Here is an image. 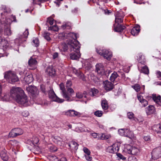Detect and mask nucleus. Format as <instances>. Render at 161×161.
I'll use <instances>...</instances> for the list:
<instances>
[{"label": "nucleus", "instance_id": "obj_1", "mask_svg": "<svg viewBox=\"0 0 161 161\" xmlns=\"http://www.w3.org/2000/svg\"><path fill=\"white\" fill-rule=\"evenodd\" d=\"M10 97L15 100L20 105L27 107L29 105L28 97L19 87H13L10 91Z\"/></svg>", "mask_w": 161, "mask_h": 161}, {"label": "nucleus", "instance_id": "obj_2", "mask_svg": "<svg viewBox=\"0 0 161 161\" xmlns=\"http://www.w3.org/2000/svg\"><path fill=\"white\" fill-rule=\"evenodd\" d=\"M70 51L71 53L70 54V58L72 60H77L80 57V45L77 41L74 40V42L70 43Z\"/></svg>", "mask_w": 161, "mask_h": 161}, {"label": "nucleus", "instance_id": "obj_3", "mask_svg": "<svg viewBox=\"0 0 161 161\" xmlns=\"http://www.w3.org/2000/svg\"><path fill=\"white\" fill-rule=\"evenodd\" d=\"M1 18L0 19H2L3 21V27L5 26L4 34L7 36L11 35L12 32L10 29V25L13 21H15V16H12L11 17L13 18V20L9 18H5L4 19V17L3 16V14L1 13Z\"/></svg>", "mask_w": 161, "mask_h": 161}, {"label": "nucleus", "instance_id": "obj_4", "mask_svg": "<svg viewBox=\"0 0 161 161\" xmlns=\"http://www.w3.org/2000/svg\"><path fill=\"white\" fill-rule=\"evenodd\" d=\"M26 90L28 93L32 97L36 100L40 101L41 100L40 98L38 96L39 91L37 88L34 86H29L26 87Z\"/></svg>", "mask_w": 161, "mask_h": 161}, {"label": "nucleus", "instance_id": "obj_5", "mask_svg": "<svg viewBox=\"0 0 161 161\" xmlns=\"http://www.w3.org/2000/svg\"><path fill=\"white\" fill-rule=\"evenodd\" d=\"M4 77L11 83H14L19 80V79L16 74L14 72L11 71L5 72Z\"/></svg>", "mask_w": 161, "mask_h": 161}, {"label": "nucleus", "instance_id": "obj_6", "mask_svg": "<svg viewBox=\"0 0 161 161\" xmlns=\"http://www.w3.org/2000/svg\"><path fill=\"white\" fill-rule=\"evenodd\" d=\"M61 36L62 37L61 38L63 39H69V41L68 42V43L70 46V43L73 42L74 40L76 41V39L77 38L76 34L72 32L68 33L63 32L59 35V37Z\"/></svg>", "mask_w": 161, "mask_h": 161}, {"label": "nucleus", "instance_id": "obj_7", "mask_svg": "<svg viewBox=\"0 0 161 161\" xmlns=\"http://www.w3.org/2000/svg\"><path fill=\"white\" fill-rule=\"evenodd\" d=\"M96 51L98 53L108 60H110L112 56L111 52L105 49L100 50H97Z\"/></svg>", "mask_w": 161, "mask_h": 161}, {"label": "nucleus", "instance_id": "obj_8", "mask_svg": "<svg viewBox=\"0 0 161 161\" xmlns=\"http://www.w3.org/2000/svg\"><path fill=\"white\" fill-rule=\"evenodd\" d=\"M23 133V130L19 128H15L12 129L9 133V136L11 137H15L22 135Z\"/></svg>", "mask_w": 161, "mask_h": 161}, {"label": "nucleus", "instance_id": "obj_9", "mask_svg": "<svg viewBox=\"0 0 161 161\" xmlns=\"http://www.w3.org/2000/svg\"><path fill=\"white\" fill-rule=\"evenodd\" d=\"M120 143L119 142H116L112 145L109 146L107 149V152L110 153H116L119 151Z\"/></svg>", "mask_w": 161, "mask_h": 161}, {"label": "nucleus", "instance_id": "obj_10", "mask_svg": "<svg viewBox=\"0 0 161 161\" xmlns=\"http://www.w3.org/2000/svg\"><path fill=\"white\" fill-rule=\"evenodd\" d=\"M59 87L60 89L62 91L61 94L63 98L67 101H71L72 100L70 98L69 95L67 92L65 90L64 84L61 83L59 85Z\"/></svg>", "mask_w": 161, "mask_h": 161}, {"label": "nucleus", "instance_id": "obj_11", "mask_svg": "<svg viewBox=\"0 0 161 161\" xmlns=\"http://www.w3.org/2000/svg\"><path fill=\"white\" fill-rule=\"evenodd\" d=\"M28 30L26 29L23 32V35H20L19 36V38H16L15 40V42L19 44L22 43L26 41V39L27 37L29 35Z\"/></svg>", "mask_w": 161, "mask_h": 161}, {"label": "nucleus", "instance_id": "obj_12", "mask_svg": "<svg viewBox=\"0 0 161 161\" xmlns=\"http://www.w3.org/2000/svg\"><path fill=\"white\" fill-rule=\"evenodd\" d=\"M49 97L53 101L57 102L59 103H61L64 101V100L60 98L57 96L53 91L50 90L49 92Z\"/></svg>", "mask_w": 161, "mask_h": 161}, {"label": "nucleus", "instance_id": "obj_13", "mask_svg": "<svg viewBox=\"0 0 161 161\" xmlns=\"http://www.w3.org/2000/svg\"><path fill=\"white\" fill-rule=\"evenodd\" d=\"M152 157L154 160L158 158L161 156V148L158 147L154 149L152 153Z\"/></svg>", "mask_w": 161, "mask_h": 161}, {"label": "nucleus", "instance_id": "obj_14", "mask_svg": "<svg viewBox=\"0 0 161 161\" xmlns=\"http://www.w3.org/2000/svg\"><path fill=\"white\" fill-rule=\"evenodd\" d=\"M103 85L104 89L107 91L111 90L114 87V85L111 82L105 80L103 83Z\"/></svg>", "mask_w": 161, "mask_h": 161}, {"label": "nucleus", "instance_id": "obj_15", "mask_svg": "<svg viewBox=\"0 0 161 161\" xmlns=\"http://www.w3.org/2000/svg\"><path fill=\"white\" fill-rule=\"evenodd\" d=\"M65 114L69 116H80L81 114L73 110H69L65 113Z\"/></svg>", "mask_w": 161, "mask_h": 161}, {"label": "nucleus", "instance_id": "obj_16", "mask_svg": "<svg viewBox=\"0 0 161 161\" xmlns=\"http://www.w3.org/2000/svg\"><path fill=\"white\" fill-rule=\"evenodd\" d=\"M20 79L27 84L30 83L33 80V76L31 74H26L24 78L20 77Z\"/></svg>", "mask_w": 161, "mask_h": 161}, {"label": "nucleus", "instance_id": "obj_17", "mask_svg": "<svg viewBox=\"0 0 161 161\" xmlns=\"http://www.w3.org/2000/svg\"><path fill=\"white\" fill-rule=\"evenodd\" d=\"M46 73L47 75L52 76H54L55 74V71L53 66H50L47 67Z\"/></svg>", "mask_w": 161, "mask_h": 161}, {"label": "nucleus", "instance_id": "obj_18", "mask_svg": "<svg viewBox=\"0 0 161 161\" xmlns=\"http://www.w3.org/2000/svg\"><path fill=\"white\" fill-rule=\"evenodd\" d=\"M96 70L98 74H102L105 72L106 69L102 64L99 63L96 65Z\"/></svg>", "mask_w": 161, "mask_h": 161}, {"label": "nucleus", "instance_id": "obj_19", "mask_svg": "<svg viewBox=\"0 0 161 161\" xmlns=\"http://www.w3.org/2000/svg\"><path fill=\"white\" fill-rule=\"evenodd\" d=\"M137 99L141 104L142 107H145L148 104V102L146 99H143V97L140 95H137Z\"/></svg>", "mask_w": 161, "mask_h": 161}, {"label": "nucleus", "instance_id": "obj_20", "mask_svg": "<svg viewBox=\"0 0 161 161\" xmlns=\"http://www.w3.org/2000/svg\"><path fill=\"white\" fill-rule=\"evenodd\" d=\"M2 88L1 83H0V100L4 101H8L10 100L8 96L6 94H2Z\"/></svg>", "mask_w": 161, "mask_h": 161}, {"label": "nucleus", "instance_id": "obj_21", "mask_svg": "<svg viewBox=\"0 0 161 161\" xmlns=\"http://www.w3.org/2000/svg\"><path fill=\"white\" fill-rule=\"evenodd\" d=\"M145 111L147 114L149 115L154 114L155 112V109L154 106L150 105L146 108Z\"/></svg>", "mask_w": 161, "mask_h": 161}, {"label": "nucleus", "instance_id": "obj_22", "mask_svg": "<svg viewBox=\"0 0 161 161\" xmlns=\"http://www.w3.org/2000/svg\"><path fill=\"white\" fill-rule=\"evenodd\" d=\"M37 62L35 58L33 57H31V58L29 60L28 64L30 66H34V69L36 68L35 66L37 64Z\"/></svg>", "mask_w": 161, "mask_h": 161}, {"label": "nucleus", "instance_id": "obj_23", "mask_svg": "<svg viewBox=\"0 0 161 161\" xmlns=\"http://www.w3.org/2000/svg\"><path fill=\"white\" fill-rule=\"evenodd\" d=\"M140 26L137 25L132 29L131 33L133 35L136 36L138 35L140 32Z\"/></svg>", "mask_w": 161, "mask_h": 161}, {"label": "nucleus", "instance_id": "obj_24", "mask_svg": "<svg viewBox=\"0 0 161 161\" xmlns=\"http://www.w3.org/2000/svg\"><path fill=\"white\" fill-rule=\"evenodd\" d=\"M153 100L157 104L161 105V97L160 96H156L155 94H153L152 95Z\"/></svg>", "mask_w": 161, "mask_h": 161}, {"label": "nucleus", "instance_id": "obj_25", "mask_svg": "<svg viewBox=\"0 0 161 161\" xmlns=\"http://www.w3.org/2000/svg\"><path fill=\"white\" fill-rule=\"evenodd\" d=\"M119 13L117 12L115 16V23L119 24V23H122L123 21V18L124 16L122 15L120 17Z\"/></svg>", "mask_w": 161, "mask_h": 161}, {"label": "nucleus", "instance_id": "obj_26", "mask_svg": "<svg viewBox=\"0 0 161 161\" xmlns=\"http://www.w3.org/2000/svg\"><path fill=\"white\" fill-rule=\"evenodd\" d=\"M114 30L115 31L120 32L123 31L125 28V27L124 26H122L119 24H117L116 26V25H114Z\"/></svg>", "mask_w": 161, "mask_h": 161}, {"label": "nucleus", "instance_id": "obj_27", "mask_svg": "<svg viewBox=\"0 0 161 161\" xmlns=\"http://www.w3.org/2000/svg\"><path fill=\"white\" fill-rule=\"evenodd\" d=\"M0 156L2 160L4 161H7L8 160V157L5 150L1 151L0 152Z\"/></svg>", "mask_w": 161, "mask_h": 161}, {"label": "nucleus", "instance_id": "obj_28", "mask_svg": "<svg viewBox=\"0 0 161 161\" xmlns=\"http://www.w3.org/2000/svg\"><path fill=\"white\" fill-rule=\"evenodd\" d=\"M139 152L140 151L138 148L135 147H132L131 151L129 152V153L134 155H137L139 154Z\"/></svg>", "mask_w": 161, "mask_h": 161}, {"label": "nucleus", "instance_id": "obj_29", "mask_svg": "<svg viewBox=\"0 0 161 161\" xmlns=\"http://www.w3.org/2000/svg\"><path fill=\"white\" fill-rule=\"evenodd\" d=\"M62 138L58 136H55L54 137V142L59 145L61 146L62 145Z\"/></svg>", "mask_w": 161, "mask_h": 161}, {"label": "nucleus", "instance_id": "obj_30", "mask_svg": "<svg viewBox=\"0 0 161 161\" xmlns=\"http://www.w3.org/2000/svg\"><path fill=\"white\" fill-rule=\"evenodd\" d=\"M69 146L72 149L76 150L78 148V144L75 141H72L69 143Z\"/></svg>", "mask_w": 161, "mask_h": 161}, {"label": "nucleus", "instance_id": "obj_31", "mask_svg": "<svg viewBox=\"0 0 161 161\" xmlns=\"http://www.w3.org/2000/svg\"><path fill=\"white\" fill-rule=\"evenodd\" d=\"M101 105L103 109L106 110L108 109V106L107 101L106 100H103L101 102Z\"/></svg>", "mask_w": 161, "mask_h": 161}, {"label": "nucleus", "instance_id": "obj_32", "mask_svg": "<svg viewBox=\"0 0 161 161\" xmlns=\"http://www.w3.org/2000/svg\"><path fill=\"white\" fill-rule=\"evenodd\" d=\"M59 49L62 51H65L68 49L67 45L65 43L60 44L59 46Z\"/></svg>", "mask_w": 161, "mask_h": 161}, {"label": "nucleus", "instance_id": "obj_33", "mask_svg": "<svg viewBox=\"0 0 161 161\" xmlns=\"http://www.w3.org/2000/svg\"><path fill=\"white\" fill-rule=\"evenodd\" d=\"M124 136L130 138L133 136V133L129 129H125Z\"/></svg>", "mask_w": 161, "mask_h": 161}, {"label": "nucleus", "instance_id": "obj_34", "mask_svg": "<svg viewBox=\"0 0 161 161\" xmlns=\"http://www.w3.org/2000/svg\"><path fill=\"white\" fill-rule=\"evenodd\" d=\"M100 135L98 136V139L100 140H107L109 138L110 136L109 135H106L104 133H101Z\"/></svg>", "mask_w": 161, "mask_h": 161}, {"label": "nucleus", "instance_id": "obj_35", "mask_svg": "<svg viewBox=\"0 0 161 161\" xmlns=\"http://www.w3.org/2000/svg\"><path fill=\"white\" fill-rule=\"evenodd\" d=\"M118 76V75L116 72H114L110 77V79L112 82H114Z\"/></svg>", "mask_w": 161, "mask_h": 161}, {"label": "nucleus", "instance_id": "obj_36", "mask_svg": "<svg viewBox=\"0 0 161 161\" xmlns=\"http://www.w3.org/2000/svg\"><path fill=\"white\" fill-rule=\"evenodd\" d=\"M137 57H138L137 59L140 63L143 64L145 62V58L142 55L139 54Z\"/></svg>", "mask_w": 161, "mask_h": 161}, {"label": "nucleus", "instance_id": "obj_37", "mask_svg": "<svg viewBox=\"0 0 161 161\" xmlns=\"http://www.w3.org/2000/svg\"><path fill=\"white\" fill-rule=\"evenodd\" d=\"M83 62H84V63H83V66L85 67V68H87V69H88L91 67L89 60H85Z\"/></svg>", "mask_w": 161, "mask_h": 161}, {"label": "nucleus", "instance_id": "obj_38", "mask_svg": "<svg viewBox=\"0 0 161 161\" xmlns=\"http://www.w3.org/2000/svg\"><path fill=\"white\" fill-rule=\"evenodd\" d=\"M86 93V92H85L83 93L78 92L76 93V97L78 98H81L83 97H87L86 95L85 94Z\"/></svg>", "mask_w": 161, "mask_h": 161}, {"label": "nucleus", "instance_id": "obj_39", "mask_svg": "<svg viewBox=\"0 0 161 161\" xmlns=\"http://www.w3.org/2000/svg\"><path fill=\"white\" fill-rule=\"evenodd\" d=\"M98 92V91L97 89L93 88H92L90 91L89 93L90 95L92 96H95Z\"/></svg>", "mask_w": 161, "mask_h": 161}, {"label": "nucleus", "instance_id": "obj_40", "mask_svg": "<svg viewBox=\"0 0 161 161\" xmlns=\"http://www.w3.org/2000/svg\"><path fill=\"white\" fill-rule=\"evenodd\" d=\"M132 87L133 88L136 92H139L141 89V86L138 84H135L132 86Z\"/></svg>", "mask_w": 161, "mask_h": 161}, {"label": "nucleus", "instance_id": "obj_41", "mask_svg": "<svg viewBox=\"0 0 161 161\" xmlns=\"http://www.w3.org/2000/svg\"><path fill=\"white\" fill-rule=\"evenodd\" d=\"M141 72L145 74H148L149 70L147 67L146 66H144L142 67L141 69Z\"/></svg>", "mask_w": 161, "mask_h": 161}, {"label": "nucleus", "instance_id": "obj_42", "mask_svg": "<svg viewBox=\"0 0 161 161\" xmlns=\"http://www.w3.org/2000/svg\"><path fill=\"white\" fill-rule=\"evenodd\" d=\"M50 34L47 32H45L43 34V37L48 41H49L51 40V38L50 37Z\"/></svg>", "mask_w": 161, "mask_h": 161}, {"label": "nucleus", "instance_id": "obj_43", "mask_svg": "<svg viewBox=\"0 0 161 161\" xmlns=\"http://www.w3.org/2000/svg\"><path fill=\"white\" fill-rule=\"evenodd\" d=\"M32 142L33 143V145L37 144L39 142V139L38 137L36 136H33L32 138Z\"/></svg>", "mask_w": 161, "mask_h": 161}, {"label": "nucleus", "instance_id": "obj_44", "mask_svg": "<svg viewBox=\"0 0 161 161\" xmlns=\"http://www.w3.org/2000/svg\"><path fill=\"white\" fill-rule=\"evenodd\" d=\"M127 116L129 119L132 120L134 119V115L132 112H128Z\"/></svg>", "mask_w": 161, "mask_h": 161}, {"label": "nucleus", "instance_id": "obj_45", "mask_svg": "<svg viewBox=\"0 0 161 161\" xmlns=\"http://www.w3.org/2000/svg\"><path fill=\"white\" fill-rule=\"evenodd\" d=\"M132 147L130 145H126L125 146V150L129 153V152L131 151Z\"/></svg>", "mask_w": 161, "mask_h": 161}, {"label": "nucleus", "instance_id": "obj_46", "mask_svg": "<svg viewBox=\"0 0 161 161\" xmlns=\"http://www.w3.org/2000/svg\"><path fill=\"white\" fill-rule=\"evenodd\" d=\"M103 112L102 111L97 110L96 111L95 113V115L98 117H100L102 116Z\"/></svg>", "mask_w": 161, "mask_h": 161}, {"label": "nucleus", "instance_id": "obj_47", "mask_svg": "<svg viewBox=\"0 0 161 161\" xmlns=\"http://www.w3.org/2000/svg\"><path fill=\"white\" fill-rule=\"evenodd\" d=\"M71 27V24L69 23H66L65 24H64L62 25V27L64 29H65V28L66 29H69Z\"/></svg>", "mask_w": 161, "mask_h": 161}, {"label": "nucleus", "instance_id": "obj_48", "mask_svg": "<svg viewBox=\"0 0 161 161\" xmlns=\"http://www.w3.org/2000/svg\"><path fill=\"white\" fill-rule=\"evenodd\" d=\"M48 30H52L54 31H57L58 30V27L56 25H54L53 26L50 27L48 28Z\"/></svg>", "mask_w": 161, "mask_h": 161}, {"label": "nucleus", "instance_id": "obj_49", "mask_svg": "<svg viewBox=\"0 0 161 161\" xmlns=\"http://www.w3.org/2000/svg\"><path fill=\"white\" fill-rule=\"evenodd\" d=\"M32 42L36 47L39 46V40L37 38H33Z\"/></svg>", "mask_w": 161, "mask_h": 161}, {"label": "nucleus", "instance_id": "obj_50", "mask_svg": "<svg viewBox=\"0 0 161 161\" xmlns=\"http://www.w3.org/2000/svg\"><path fill=\"white\" fill-rule=\"evenodd\" d=\"M125 129H121L119 130L118 131L119 134L121 136H124Z\"/></svg>", "mask_w": 161, "mask_h": 161}, {"label": "nucleus", "instance_id": "obj_51", "mask_svg": "<svg viewBox=\"0 0 161 161\" xmlns=\"http://www.w3.org/2000/svg\"><path fill=\"white\" fill-rule=\"evenodd\" d=\"M117 155L118 157L119 158V159H121L122 160H124L126 159V158L120 153H118L117 154Z\"/></svg>", "mask_w": 161, "mask_h": 161}, {"label": "nucleus", "instance_id": "obj_52", "mask_svg": "<svg viewBox=\"0 0 161 161\" xmlns=\"http://www.w3.org/2000/svg\"><path fill=\"white\" fill-rule=\"evenodd\" d=\"M73 72L76 75L78 76H81L82 74L81 73L80 71L77 70L75 69H73Z\"/></svg>", "mask_w": 161, "mask_h": 161}, {"label": "nucleus", "instance_id": "obj_53", "mask_svg": "<svg viewBox=\"0 0 161 161\" xmlns=\"http://www.w3.org/2000/svg\"><path fill=\"white\" fill-rule=\"evenodd\" d=\"M50 151L51 152H54L57 150V148L53 145H51L48 146Z\"/></svg>", "mask_w": 161, "mask_h": 161}, {"label": "nucleus", "instance_id": "obj_54", "mask_svg": "<svg viewBox=\"0 0 161 161\" xmlns=\"http://www.w3.org/2000/svg\"><path fill=\"white\" fill-rule=\"evenodd\" d=\"M3 21L2 19H0V34L3 32Z\"/></svg>", "mask_w": 161, "mask_h": 161}, {"label": "nucleus", "instance_id": "obj_55", "mask_svg": "<svg viewBox=\"0 0 161 161\" xmlns=\"http://www.w3.org/2000/svg\"><path fill=\"white\" fill-rule=\"evenodd\" d=\"M53 19L51 17H49L47 19V22L50 25H52L53 23Z\"/></svg>", "mask_w": 161, "mask_h": 161}, {"label": "nucleus", "instance_id": "obj_56", "mask_svg": "<svg viewBox=\"0 0 161 161\" xmlns=\"http://www.w3.org/2000/svg\"><path fill=\"white\" fill-rule=\"evenodd\" d=\"M7 42L5 40H2L1 41V44L2 47H4L5 46H7Z\"/></svg>", "mask_w": 161, "mask_h": 161}, {"label": "nucleus", "instance_id": "obj_57", "mask_svg": "<svg viewBox=\"0 0 161 161\" xmlns=\"http://www.w3.org/2000/svg\"><path fill=\"white\" fill-rule=\"evenodd\" d=\"M21 115L24 117H26L29 115V113L27 111H24L22 112Z\"/></svg>", "mask_w": 161, "mask_h": 161}, {"label": "nucleus", "instance_id": "obj_58", "mask_svg": "<svg viewBox=\"0 0 161 161\" xmlns=\"http://www.w3.org/2000/svg\"><path fill=\"white\" fill-rule=\"evenodd\" d=\"M72 85V83L71 81L70 80H68L66 82V87L67 89L68 88L71 87Z\"/></svg>", "mask_w": 161, "mask_h": 161}, {"label": "nucleus", "instance_id": "obj_59", "mask_svg": "<svg viewBox=\"0 0 161 161\" xmlns=\"http://www.w3.org/2000/svg\"><path fill=\"white\" fill-rule=\"evenodd\" d=\"M83 151L86 154V155H90L91 152L90 150L86 147L83 148Z\"/></svg>", "mask_w": 161, "mask_h": 161}, {"label": "nucleus", "instance_id": "obj_60", "mask_svg": "<svg viewBox=\"0 0 161 161\" xmlns=\"http://www.w3.org/2000/svg\"><path fill=\"white\" fill-rule=\"evenodd\" d=\"M91 135L94 138H97L98 139V136L100 135V134H98L96 133H93L91 134Z\"/></svg>", "mask_w": 161, "mask_h": 161}, {"label": "nucleus", "instance_id": "obj_61", "mask_svg": "<svg viewBox=\"0 0 161 161\" xmlns=\"http://www.w3.org/2000/svg\"><path fill=\"white\" fill-rule=\"evenodd\" d=\"M159 128V130L157 132V133L158 134V136L161 137V123L159 124L158 125Z\"/></svg>", "mask_w": 161, "mask_h": 161}, {"label": "nucleus", "instance_id": "obj_62", "mask_svg": "<svg viewBox=\"0 0 161 161\" xmlns=\"http://www.w3.org/2000/svg\"><path fill=\"white\" fill-rule=\"evenodd\" d=\"M50 161H59L57 157L55 156L51 157L50 158Z\"/></svg>", "mask_w": 161, "mask_h": 161}, {"label": "nucleus", "instance_id": "obj_63", "mask_svg": "<svg viewBox=\"0 0 161 161\" xmlns=\"http://www.w3.org/2000/svg\"><path fill=\"white\" fill-rule=\"evenodd\" d=\"M85 157L86 159L88 161H91L92 160V158L90 155H85Z\"/></svg>", "mask_w": 161, "mask_h": 161}, {"label": "nucleus", "instance_id": "obj_64", "mask_svg": "<svg viewBox=\"0 0 161 161\" xmlns=\"http://www.w3.org/2000/svg\"><path fill=\"white\" fill-rule=\"evenodd\" d=\"M156 74L157 77L159 78V80H161V72L160 71H158L156 72Z\"/></svg>", "mask_w": 161, "mask_h": 161}]
</instances>
